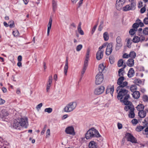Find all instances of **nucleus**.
I'll use <instances>...</instances> for the list:
<instances>
[{"mask_svg": "<svg viewBox=\"0 0 148 148\" xmlns=\"http://www.w3.org/2000/svg\"><path fill=\"white\" fill-rule=\"evenodd\" d=\"M145 127V126H137L135 130L137 132H140L143 130Z\"/></svg>", "mask_w": 148, "mask_h": 148, "instance_id": "nucleus-31", "label": "nucleus"}, {"mask_svg": "<svg viewBox=\"0 0 148 148\" xmlns=\"http://www.w3.org/2000/svg\"><path fill=\"white\" fill-rule=\"evenodd\" d=\"M103 37L104 40L105 41H107L108 40L109 36L107 32H106L104 33L103 34Z\"/></svg>", "mask_w": 148, "mask_h": 148, "instance_id": "nucleus-34", "label": "nucleus"}, {"mask_svg": "<svg viewBox=\"0 0 148 148\" xmlns=\"http://www.w3.org/2000/svg\"><path fill=\"white\" fill-rule=\"evenodd\" d=\"M128 84V83L127 82H124L119 85V86L118 87L116 88V92H118L119 90L121 89H124V87L126 86Z\"/></svg>", "mask_w": 148, "mask_h": 148, "instance_id": "nucleus-18", "label": "nucleus"}, {"mask_svg": "<svg viewBox=\"0 0 148 148\" xmlns=\"http://www.w3.org/2000/svg\"><path fill=\"white\" fill-rule=\"evenodd\" d=\"M146 11V8L145 6H144L143 7L141 8L140 10V12L141 13H143Z\"/></svg>", "mask_w": 148, "mask_h": 148, "instance_id": "nucleus-51", "label": "nucleus"}, {"mask_svg": "<svg viewBox=\"0 0 148 148\" xmlns=\"http://www.w3.org/2000/svg\"><path fill=\"white\" fill-rule=\"evenodd\" d=\"M104 90L105 88L103 86H101L96 88L94 91V93L95 95H100L104 92Z\"/></svg>", "mask_w": 148, "mask_h": 148, "instance_id": "nucleus-8", "label": "nucleus"}, {"mask_svg": "<svg viewBox=\"0 0 148 148\" xmlns=\"http://www.w3.org/2000/svg\"><path fill=\"white\" fill-rule=\"evenodd\" d=\"M138 116L141 118H144L145 117L146 115V113L145 111L142 110L139 111L138 113Z\"/></svg>", "mask_w": 148, "mask_h": 148, "instance_id": "nucleus-23", "label": "nucleus"}, {"mask_svg": "<svg viewBox=\"0 0 148 148\" xmlns=\"http://www.w3.org/2000/svg\"><path fill=\"white\" fill-rule=\"evenodd\" d=\"M123 63V61L122 59H120L119 60L118 63V66L119 67L121 66Z\"/></svg>", "mask_w": 148, "mask_h": 148, "instance_id": "nucleus-44", "label": "nucleus"}, {"mask_svg": "<svg viewBox=\"0 0 148 148\" xmlns=\"http://www.w3.org/2000/svg\"><path fill=\"white\" fill-rule=\"evenodd\" d=\"M83 47L82 45H77L76 48V50L77 51H79Z\"/></svg>", "mask_w": 148, "mask_h": 148, "instance_id": "nucleus-45", "label": "nucleus"}, {"mask_svg": "<svg viewBox=\"0 0 148 148\" xmlns=\"http://www.w3.org/2000/svg\"><path fill=\"white\" fill-rule=\"evenodd\" d=\"M114 59L113 56H111L109 57V60L110 62L112 64H113L114 62Z\"/></svg>", "mask_w": 148, "mask_h": 148, "instance_id": "nucleus-41", "label": "nucleus"}, {"mask_svg": "<svg viewBox=\"0 0 148 148\" xmlns=\"http://www.w3.org/2000/svg\"><path fill=\"white\" fill-rule=\"evenodd\" d=\"M27 120L28 119L26 118H25L20 119L21 126L25 128H27L28 125Z\"/></svg>", "mask_w": 148, "mask_h": 148, "instance_id": "nucleus-9", "label": "nucleus"}, {"mask_svg": "<svg viewBox=\"0 0 148 148\" xmlns=\"http://www.w3.org/2000/svg\"><path fill=\"white\" fill-rule=\"evenodd\" d=\"M52 18L50 17L49 18V22L48 25V28H47V36H48L49 34V32L51 29L52 23Z\"/></svg>", "mask_w": 148, "mask_h": 148, "instance_id": "nucleus-20", "label": "nucleus"}, {"mask_svg": "<svg viewBox=\"0 0 148 148\" xmlns=\"http://www.w3.org/2000/svg\"><path fill=\"white\" fill-rule=\"evenodd\" d=\"M52 75H51L49 77L48 82L52 83Z\"/></svg>", "mask_w": 148, "mask_h": 148, "instance_id": "nucleus-53", "label": "nucleus"}, {"mask_svg": "<svg viewBox=\"0 0 148 148\" xmlns=\"http://www.w3.org/2000/svg\"><path fill=\"white\" fill-rule=\"evenodd\" d=\"M130 142L132 143H138L137 140L133 135L130 134Z\"/></svg>", "mask_w": 148, "mask_h": 148, "instance_id": "nucleus-28", "label": "nucleus"}, {"mask_svg": "<svg viewBox=\"0 0 148 148\" xmlns=\"http://www.w3.org/2000/svg\"><path fill=\"white\" fill-rule=\"evenodd\" d=\"M138 25L135 23H134L132 25V27L133 29L137 30V28L138 27Z\"/></svg>", "mask_w": 148, "mask_h": 148, "instance_id": "nucleus-47", "label": "nucleus"}, {"mask_svg": "<svg viewBox=\"0 0 148 148\" xmlns=\"http://www.w3.org/2000/svg\"><path fill=\"white\" fill-rule=\"evenodd\" d=\"M65 131L67 134L74 135L75 134L74 128L72 126H69L67 127L66 128Z\"/></svg>", "mask_w": 148, "mask_h": 148, "instance_id": "nucleus-11", "label": "nucleus"}, {"mask_svg": "<svg viewBox=\"0 0 148 148\" xmlns=\"http://www.w3.org/2000/svg\"><path fill=\"white\" fill-rule=\"evenodd\" d=\"M98 25V24H96V25L92 29V32L93 33L95 31Z\"/></svg>", "mask_w": 148, "mask_h": 148, "instance_id": "nucleus-63", "label": "nucleus"}, {"mask_svg": "<svg viewBox=\"0 0 148 148\" xmlns=\"http://www.w3.org/2000/svg\"><path fill=\"white\" fill-rule=\"evenodd\" d=\"M143 30L142 28H139L137 32V34L138 36L142 37L141 39V40L142 41H143L145 40V38L143 36Z\"/></svg>", "mask_w": 148, "mask_h": 148, "instance_id": "nucleus-17", "label": "nucleus"}, {"mask_svg": "<svg viewBox=\"0 0 148 148\" xmlns=\"http://www.w3.org/2000/svg\"><path fill=\"white\" fill-rule=\"evenodd\" d=\"M124 68H121L119 69L118 71V75L119 76H123V71Z\"/></svg>", "mask_w": 148, "mask_h": 148, "instance_id": "nucleus-35", "label": "nucleus"}, {"mask_svg": "<svg viewBox=\"0 0 148 148\" xmlns=\"http://www.w3.org/2000/svg\"><path fill=\"white\" fill-rule=\"evenodd\" d=\"M124 79V77L123 76L120 77L118 79L117 81V84L119 85L122 84Z\"/></svg>", "mask_w": 148, "mask_h": 148, "instance_id": "nucleus-29", "label": "nucleus"}, {"mask_svg": "<svg viewBox=\"0 0 148 148\" xmlns=\"http://www.w3.org/2000/svg\"><path fill=\"white\" fill-rule=\"evenodd\" d=\"M5 101L2 99L0 97V105L2 104L3 103H5Z\"/></svg>", "mask_w": 148, "mask_h": 148, "instance_id": "nucleus-62", "label": "nucleus"}, {"mask_svg": "<svg viewBox=\"0 0 148 148\" xmlns=\"http://www.w3.org/2000/svg\"><path fill=\"white\" fill-rule=\"evenodd\" d=\"M134 107L132 105V103L130 102V118H133L134 117Z\"/></svg>", "mask_w": 148, "mask_h": 148, "instance_id": "nucleus-16", "label": "nucleus"}, {"mask_svg": "<svg viewBox=\"0 0 148 148\" xmlns=\"http://www.w3.org/2000/svg\"><path fill=\"white\" fill-rule=\"evenodd\" d=\"M112 47L113 45L111 43H109L107 45L106 52V55L109 56L111 54L112 51Z\"/></svg>", "mask_w": 148, "mask_h": 148, "instance_id": "nucleus-12", "label": "nucleus"}, {"mask_svg": "<svg viewBox=\"0 0 148 148\" xmlns=\"http://www.w3.org/2000/svg\"><path fill=\"white\" fill-rule=\"evenodd\" d=\"M128 57H130V54L128 55L126 53H124L123 56V58H128Z\"/></svg>", "mask_w": 148, "mask_h": 148, "instance_id": "nucleus-56", "label": "nucleus"}, {"mask_svg": "<svg viewBox=\"0 0 148 148\" xmlns=\"http://www.w3.org/2000/svg\"><path fill=\"white\" fill-rule=\"evenodd\" d=\"M123 11H126L130 10V5H127L125 6L123 8Z\"/></svg>", "mask_w": 148, "mask_h": 148, "instance_id": "nucleus-40", "label": "nucleus"}, {"mask_svg": "<svg viewBox=\"0 0 148 148\" xmlns=\"http://www.w3.org/2000/svg\"><path fill=\"white\" fill-rule=\"evenodd\" d=\"M129 98V95H127L124 97L123 100L121 101V102L123 103L124 104L126 105L124 107V110L127 111L130 110V101L128 100Z\"/></svg>", "mask_w": 148, "mask_h": 148, "instance_id": "nucleus-4", "label": "nucleus"}, {"mask_svg": "<svg viewBox=\"0 0 148 148\" xmlns=\"http://www.w3.org/2000/svg\"><path fill=\"white\" fill-rule=\"evenodd\" d=\"M135 73L134 71L133 68H130V78L133 76Z\"/></svg>", "mask_w": 148, "mask_h": 148, "instance_id": "nucleus-43", "label": "nucleus"}, {"mask_svg": "<svg viewBox=\"0 0 148 148\" xmlns=\"http://www.w3.org/2000/svg\"><path fill=\"white\" fill-rule=\"evenodd\" d=\"M140 40H141V39H140V38L136 36H134L132 39L133 42L135 43L138 42H139ZM141 42L142 41L141 40Z\"/></svg>", "mask_w": 148, "mask_h": 148, "instance_id": "nucleus-30", "label": "nucleus"}, {"mask_svg": "<svg viewBox=\"0 0 148 148\" xmlns=\"http://www.w3.org/2000/svg\"><path fill=\"white\" fill-rule=\"evenodd\" d=\"M68 68V57H66V63L64 67V73L65 75H67V73Z\"/></svg>", "mask_w": 148, "mask_h": 148, "instance_id": "nucleus-21", "label": "nucleus"}, {"mask_svg": "<svg viewBox=\"0 0 148 148\" xmlns=\"http://www.w3.org/2000/svg\"><path fill=\"white\" fill-rule=\"evenodd\" d=\"M117 126L118 129H121L122 127V125L121 124L118 123L117 124Z\"/></svg>", "mask_w": 148, "mask_h": 148, "instance_id": "nucleus-59", "label": "nucleus"}, {"mask_svg": "<svg viewBox=\"0 0 148 148\" xmlns=\"http://www.w3.org/2000/svg\"><path fill=\"white\" fill-rule=\"evenodd\" d=\"M20 119L14 120L12 126L15 129H17L18 127H20L21 126Z\"/></svg>", "mask_w": 148, "mask_h": 148, "instance_id": "nucleus-13", "label": "nucleus"}, {"mask_svg": "<svg viewBox=\"0 0 148 148\" xmlns=\"http://www.w3.org/2000/svg\"><path fill=\"white\" fill-rule=\"evenodd\" d=\"M137 109L139 111L143 110L144 108V106L142 104L138 105L136 107Z\"/></svg>", "mask_w": 148, "mask_h": 148, "instance_id": "nucleus-32", "label": "nucleus"}, {"mask_svg": "<svg viewBox=\"0 0 148 148\" xmlns=\"http://www.w3.org/2000/svg\"><path fill=\"white\" fill-rule=\"evenodd\" d=\"M96 143L93 141H91L89 143V148H97Z\"/></svg>", "mask_w": 148, "mask_h": 148, "instance_id": "nucleus-25", "label": "nucleus"}, {"mask_svg": "<svg viewBox=\"0 0 148 148\" xmlns=\"http://www.w3.org/2000/svg\"><path fill=\"white\" fill-rule=\"evenodd\" d=\"M136 56V53L134 51H131L130 52V67L133 66L134 64V61L133 59Z\"/></svg>", "mask_w": 148, "mask_h": 148, "instance_id": "nucleus-10", "label": "nucleus"}, {"mask_svg": "<svg viewBox=\"0 0 148 148\" xmlns=\"http://www.w3.org/2000/svg\"><path fill=\"white\" fill-rule=\"evenodd\" d=\"M103 80V77L102 73H99L96 76V84H100L102 82Z\"/></svg>", "mask_w": 148, "mask_h": 148, "instance_id": "nucleus-5", "label": "nucleus"}, {"mask_svg": "<svg viewBox=\"0 0 148 148\" xmlns=\"http://www.w3.org/2000/svg\"><path fill=\"white\" fill-rule=\"evenodd\" d=\"M148 35V27H146L143 29V35Z\"/></svg>", "mask_w": 148, "mask_h": 148, "instance_id": "nucleus-36", "label": "nucleus"}, {"mask_svg": "<svg viewBox=\"0 0 148 148\" xmlns=\"http://www.w3.org/2000/svg\"><path fill=\"white\" fill-rule=\"evenodd\" d=\"M126 0H117L116 1L119 2H120V3H122L124 4Z\"/></svg>", "mask_w": 148, "mask_h": 148, "instance_id": "nucleus-64", "label": "nucleus"}, {"mask_svg": "<svg viewBox=\"0 0 148 148\" xmlns=\"http://www.w3.org/2000/svg\"><path fill=\"white\" fill-rule=\"evenodd\" d=\"M53 5V10L54 12H55L56 8V3L52 4Z\"/></svg>", "mask_w": 148, "mask_h": 148, "instance_id": "nucleus-57", "label": "nucleus"}, {"mask_svg": "<svg viewBox=\"0 0 148 148\" xmlns=\"http://www.w3.org/2000/svg\"><path fill=\"white\" fill-rule=\"evenodd\" d=\"M101 135L98 132L96 129L92 128L89 129L85 134V137L87 139L93 137H100Z\"/></svg>", "mask_w": 148, "mask_h": 148, "instance_id": "nucleus-1", "label": "nucleus"}, {"mask_svg": "<svg viewBox=\"0 0 148 148\" xmlns=\"http://www.w3.org/2000/svg\"><path fill=\"white\" fill-rule=\"evenodd\" d=\"M13 35L14 36H17L18 35L19 32L18 31H13L12 32Z\"/></svg>", "mask_w": 148, "mask_h": 148, "instance_id": "nucleus-52", "label": "nucleus"}, {"mask_svg": "<svg viewBox=\"0 0 148 148\" xmlns=\"http://www.w3.org/2000/svg\"><path fill=\"white\" fill-rule=\"evenodd\" d=\"M114 85H112L111 86H108L106 90V93L108 94L110 92L112 96V94L114 91Z\"/></svg>", "mask_w": 148, "mask_h": 148, "instance_id": "nucleus-15", "label": "nucleus"}, {"mask_svg": "<svg viewBox=\"0 0 148 148\" xmlns=\"http://www.w3.org/2000/svg\"><path fill=\"white\" fill-rule=\"evenodd\" d=\"M88 61H87V60H85L84 62L83 68H84L87 69V68L88 65Z\"/></svg>", "mask_w": 148, "mask_h": 148, "instance_id": "nucleus-46", "label": "nucleus"}, {"mask_svg": "<svg viewBox=\"0 0 148 148\" xmlns=\"http://www.w3.org/2000/svg\"><path fill=\"white\" fill-rule=\"evenodd\" d=\"M103 52L98 51L96 54V59L97 60H100L101 59L103 56Z\"/></svg>", "mask_w": 148, "mask_h": 148, "instance_id": "nucleus-19", "label": "nucleus"}, {"mask_svg": "<svg viewBox=\"0 0 148 148\" xmlns=\"http://www.w3.org/2000/svg\"><path fill=\"white\" fill-rule=\"evenodd\" d=\"M50 130L48 129L47 131L46 137H48L49 136H50Z\"/></svg>", "mask_w": 148, "mask_h": 148, "instance_id": "nucleus-60", "label": "nucleus"}, {"mask_svg": "<svg viewBox=\"0 0 148 148\" xmlns=\"http://www.w3.org/2000/svg\"><path fill=\"white\" fill-rule=\"evenodd\" d=\"M42 103H40L38 104V105H37V106H36V108L37 109H40L42 107Z\"/></svg>", "mask_w": 148, "mask_h": 148, "instance_id": "nucleus-58", "label": "nucleus"}, {"mask_svg": "<svg viewBox=\"0 0 148 148\" xmlns=\"http://www.w3.org/2000/svg\"><path fill=\"white\" fill-rule=\"evenodd\" d=\"M53 110L52 108H46L44 110V111L45 112H47L48 113H51Z\"/></svg>", "mask_w": 148, "mask_h": 148, "instance_id": "nucleus-39", "label": "nucleus"}, {"mask_svg": "<svg viewBox=\"0 0 148 148\" xmlns=\"http://www.w3.org/2000/svg\"><path fill=\"white\" fill-rule=\"evenodd\" d=\"M143 22L144 23L146 24H148V17L145 18Z\"/></svg>", "mask_w": 148, "mask_h": 148, "instance_id": "nucleus-55", "label": "nucleus"}, {"mask_svg": "<svg viewBox=\"0 0 148 148\" xmlns=\"http://www.w3.org/2000/svg\"><path fill=\"white\" fill-rule=\"evenodd\" d=\"M132 125L135 126L138 123L137 120L135 119H133L131 121Z\"/></svg>", "mask_w": 148, "mask_h": 148, "instance_id": "nucleus-38", "label": "nucleus"}, {"mask_svg": "<svg viewBox=\"0 0 148 148\" xmlns=\"http://www.w3.org/2000/svg\"><path fill=\"white\" fill-rule=\"evenodd\" d=\"M77 103L75 102H72L66 105L63 109V111L69 113L72 111L76 108Z\"/></svg>", "mask_w": 148, "mask_h": 148, "instance_id": "nucleus-2", "label": "nucleus"}, {"mask_svg": "<svg viewBox=\"0 0 148 148\" xmlns=\"http://www.w3.org/2000/svg\"><path fill=\"white\" fill-rule=\"evenodd\" d=\"M128 92V90L125 89H121L119 90L117 93L118 94L117 96V98L118 99H120L121 102V101L123 100V98L125 97L127 95H129V98L130 97V95L128 94H127Z\"/></svg>", "mask_w": 148, "mask_h": 148, "instance_id": "nucleus-3", "label": "nucleus"}, {"mask_svg": "<svg viewBox=\"0 0 148 148\" xmlns=\"http://www.w3.org/2000/svg\"><path fill=\"white\" fill-rule=\"evenodd\" d=\"M8 24H9V26L10 27H13V25H14V21L12 20L10 21L9 22Z\"/></svg>", "mask_w": 148, "mask_h": 148, "instance_id": "nucleus-49", "label": "nucleus"}, {"mask_svg": "<svg viewBox=\"0 0 148 148\" xmlns=\"http://www.w3.org/2000/svg\"><path fill=\"white\" fill-rule=\"evenodd\" d=\"M86 69V68H83L82 71V73H81V74H82L81 77H83V75L85 73Z\"/></svg>", "mask_w": 148, "mask_h": 148, "instance_id": "nucleus-61", "label": "nucleus"}, {"mask_svg": "<svg viewBox=\"0 0 148 148\" xmlns=\"http://www.w3.org/2000/svg\"><path fill=\"white\" fill-rule=\"evenodd\" d=\"M143 3L141 1H140L138 3V7L139 8H140L143 6Z\"/></svg>", "mask_w": 148, "mask_h": 148, "instance_id": "nucleus-54", "label": "nucleus"}, {"mask_svg": "<svg viewBox=\"0 0 148 148\" xmlns=\"http://www.w3.org/2000/svg\"><path fill=\"white\" fill-rule=\"evenodd\" d=\"M137 87L135 85H132L130 87V90L132 92H133L136 90Z\"/></svg>", "mask_w": 148, "mask_h": 148, "instance_id": "nucleus-37", "label": "nucleus"}, {"mask_svg": "<svg viewBox=\"0 0 148 148\" xmlns=\"http://www.w3.org/2000/svg\"><path fill=\"white\" fill-rule=\"evenodd\" d=\"M133 97L135 99H137L140 97V93L139 92L136 90L132 94Z\"/></svg>", "mask_w": 148, "mask_h": 148, "instance_id": "nucleus-22", "label": "nucleus"}, {"mask_svg": "<svg viewBox=\"0 0 148 148\" xmlns=\"http://www.w3.org/2000/svg\"><path fill=\"white\" fill-rule=\"evenodd\" d=\"M116 44L115 47L116 51L119 50L121 48L122 46L121 39L120 36H118L116 38Z\"/></svg>", "mask_w": 148, "mask_h": 148, "instance_id": "nucleus-7", "label": "nucleus"}, {"mask_svg": "<svg viewBox=\"0 0 148 148\" xmlns=\"http://www.w3.org/2000/svg\"><path fill=\"white\" fill-rule=\"evenodd\" d=\"M137 31V30L133 28L130 29V34L132 35H134Z\"/></svg>", "mask_w": 148, "mask_h": 148, "instance_id": "nucleus-42", "label": "nucleus"}, {"mask_svg": "<svg viewBox=\"0 0 148 148\" xmlns=\"http://www.w3.org/2000/svg\"><path fill=\"white\" fill-rule=\"evenodd\" d=\"M132 1L130 6V10H134L135 9L136 3L135 0H131Z\"/></svg>", "mask_w": 148, "mask_h": 148, "instance_id": "nucleus-26", "label": "nucleus"}, {"mask_svg": "<svg viewBox=\"0 0 148 148\" xmlns=\"http://www.w3.org/2000/svg\"><path fill=\"white\" fill-rule=\"evenodd\" d=\"M105 69V66L103 64H100L99 65V73H102Z\"/></svg>", "mask_w": 148, "mask_h": 148, "instance_id": "nucleus-33", "label": "nucleus"}, {"mask_svg": "<svg viewBox=\"0 0 148 148\" xmlns=\"http://www.w3.org/2000/svg\"><path fill=\"white\" fill-rule=\"evenodd\" d=\"M9 114L7 111L5 109H3L0 112V116L2 118H6Z\"/></svg>", "mask_w": 148, "mask_h": 148, "instance_id": "nucleus-14", "label": "nucleus"}, {"mask_svg": "<svg viewBox=\"0 0 148 148\" xmlns=\"http://www.w3.org/2000/svg\"><path fill=\"white\" fill-rule=\"evenodd\" d=\"M47 125H45L44 126V127L42 131L41 132V134L42 135H43L45 133V131L46 130V128H47Z\"/></svg>", "mask_w": 148, "mask_h": 148, "instance_id": "nucleus-50", "label": "nucleus"}, {"mask_svg": "<svg viewBox=\"0 0 148 148\" xmlns=\"http://www.w3.org/2000/svg\"><path fill=\"white\" fill-rule=\"evenodd\" d=\"M125 143L127 145L129 144L130 133H126L125 134V137L123 138L121 142L122 145H124Z\"/></svg>", "mask_w": 148, "mask_h": 148, "instance_id": "nucleus-6", "label": "nucleus"}, {"mask_svg": "<svg viewBox=\"0 0 148 148\" xmlns=\"http://www.w3.org/2000/svg\"><path fill=\"white\" fill-rule=\"evenodd\" d=\"M143 99L144 101H148V97L146 95H144L143 97Z\"/></svg>", "mask_w": 148, "mask_h": 148, "instance_id": "nucleus-48", "label": "nucleus"}, {"mask_svg": "<svg viewBox=\"0 0 148 148\" xmlns=\"http://www.w3.org/2000/svg\"><path fill=\"white\" fill-rule=\"evenodd\" d=\"M124 4L120 3V2H119L116 1V7L117 10H121L122 8L123 5Z\"/></svg>", "mask_w": 148, "mask_h": 148, "instance_id": "nucleus-24", "label": "nucleus"}, {"mask_svg": "<svg viewBox=\"0 0 148 148\" xmlns=\"http://www.w3.org/2000/svg\"><path fill=\"white\" fill-rule=\"evenodd\" d=\"M81 25V22H80L77 27V30L79 34L81 35H83L84 34V32L83 31L82 29Z\"/></svg>", "mask_w": 148, "mask_h": 148, "instance_id": "nucleus-27", "label": "nucleus"}]
</instances>
